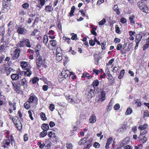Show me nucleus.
Here are the masks:
<instances>
[{"label": "nucleus", "instance_id": "obj_20", "mask_svg": "<svg viewBox=\"0 0 149 149\" xmlns=\"http://www.w3.org/2000/svg\"><path fill=\"white\" fill-rule=\"evenodd\" d=\"M13 86V88L14 90L17 91V92H19L20 91V87L17 84H15L12 83Z\"/></svg>", "mask_w": 149, "mask_h": 149}, {"label": "nucleus", "instance_id": "obj_31", "mask_svg": "<svg viewBox=\"0 0 149 149\" xmlns=\"http://www.w3.org/2000/svg\"><path fill=\"white\" fill-rule=\"evenodd\" d=\"M18 33L20 34H24V29L23 28L21 27H19L17 29Z\"/></svg>", "mask_w": 149, "mask_h": 149}, {"label": "nucleus", "instance_id": "obj_5", "mask_svg": "<svg viewBox=\"0 0 149 149\" xmlns=\"http://www.w3.org/2000/svg\"><path fill=\"white\" fill-rule=\"evenodd\" d=\"M137 5L142 11L146 13H148V8L144 2L140 1L137 3Z\"/></svg>", "mask_w": 149, "mask_h": 149}, {"label": "nucleus", "instance_id": "obj_35", "mask_svg": "<svg viewBox=\"0 0 149 149\" xmlns=\"http://www.w3.org/2000/svg\"><path fill=\"white\" fill-rule=\"evenodd\" d=\"M40 116L41 119L43 120H47V118L45 114L43 112H41L40 113Z\"/></svg>", "mask_w": 149, "mask_h": 149}, {"label": "nucleus", "instance_id": "obj_45", "mask_svg": "<svg viewBox=\"0 0 149 149\" xmlns=\"http://www.w3.org/2000/svg\"><path fill=\"white\" fill-rule=\"evenodd\" d=\"M47 131H43L40 134V135L41 137H44L47 134Z\"/></svg>", "mask_w": 149, "mask_h": 149}, {"label": "nucleus", "instance_id": "obj_64", "mask_svg": "<svg viewBox=\"0 0 149 149\" xmlns=\"http://www.w3.org/2000/svg\"><path fill=\"white\" fill-rule=\"evenodd\" d=\"M100 146V144L97 142H95L93 144V146L96 148H98Z\"/></svg>", "mask_w": 149, "mask_h": 149}, {"label": "nucleus", "instance_id": "obj_25", "mask_svg": "<svg viewBox=\"0 0 149 149\" xmlns=\"http://www.w3.org/2000/svg\"><path fill=\"white\" fill-rule=\"evenodd\" d=\"M53 8L52 6L47 5L45 7V10L47 12H50L53 10Z\"/></svg>", "mask_w": 149, "mask_h": 149}, {"label": "nucleus", "instance_id": "obj_61", "mask_svg": "<svg viewBox=\"0 0 149 149\" xmlns=\"http://www.w3.org/2000/svg\"><path fill=\"white\" fill-rule=\"evenodd\" d=\"M112 105L111 104H109V105L107 106V111H110L112 109Z\"/></svg>", "mask_w": 149, "mask_h": 149}, {"label": "nucleus", "instance_id": "obj_42", "mask_svg": "<svg viewBox=\"0 0 149 149\" xmlns=\"http://www.w3.org/2000/svg\"><path fill=\"white\" fill-rule=\"evenodd\" d=\"M75 9V8L74 6H72L71 8V10L70 11V16L72 17L73 15V13L74 12V10Z\"/></svg>", "mask_w": 149, "mask_h": 149}, {"label": "nucleus", "instance_id": "obj_50", "mask_svg": "<svg viewBox=\"0 0 149 149\" xmlns=\"http://www.w3.org/2000/svg\"><path fill=\"white\" fill-rule=\"evenodd\" d=\"M38 145L39 146V147L41 149L44 148L45 146V144L44 143H42L41 141H39L38 142Z\"/></svg>", "mask_w": 149, "mask_h": 149}, {"label": "nucleus", "instance_id": "obj_24", "mask_svg": "<svg viewBox=\"0 0 149 149\" xmlns=\"http://www.w3.org/2000/svg\"><path fill=\"white\" fill-rule=\"evenodd\" d=\"M101 57H99L98 55H96L94 56V59L95 60V63L97 65L99 64V61L101 59Z\"/></svg>", "mask_w": 149, "mask_h": 149}, {"label": "nucleus", "instance_id": "obj_58", "mask_svg": "<svg viewBox=\"0 0 149 149\" xmlns=\"http://www.w3.org/2000/svg\"><path fill=\"white\" fill-rule=\"evenodd\" d=\"M71 35H72L71 39L72 40H76L77 39V35L76 34L72 33H71Z\"/></svg>", "mask_w": 149, "mask_h": 149}, {"label": "nucleus", "instance_id": "obj_23", "mask_svg": "<svg viewBox=\"0 0 149 149\" xmlns=\"http://www.w3.org/2000/svg\"><path fill=\"white\" fill-rule=\"evenodd\" d=\"M41 127L44 131H47L49 128V125L47 124H43Z\"/></svg>", "mask_w": 149, "mask_h": 149}, {"label": "nucleus", "instance_id": "obj_37", "mask_svg": "<svg viewBox=\"0 0 149 149\" xmlns=\"http://www.w3.org/2000/svg\"><path fill=\"white\" fill-rule=\"evenodd\" d=\"M132 112V109L130 108H128L125 113V115H130L131 114Z\"/></svg>", "mask_w": 149, "mask_h": 149}, {"label": "nucleus", "instance_id": "obj_27", "mask_svg": "<svg viewBox=\"0 0 149 149\" xmlns=\"http://www.w3.org/2000/svg\"><path fill=\"white\" fill-rule=\"evenodd\" d=\"M86 139L85 138H84L81 139L78 142L79 144L80 145H82L84 144L86 142Z\"/></svg>", "mask_w": 149, "mask_h": 149}, {"label": "nucleus", "instance_id": "obj_47", "mask_svg": "<svg viewBox=\"0 0 149 149\" xmlns=\"http://www.w3.org/2000/svg\"><path fill=\"white\" fill-rule=\"evenodd\" d=\"M67 147L68 149H72L73 146L72 144L70 142L66 144Z\"/></svg>", "mask_w": 149, "mask_h": 149}, {"label": "nucleus", "instance_id": "obj_28", "mask_svg": "<svg viewBox=\"0 0 149 149\" xmlns=\"http://www.w3.org/2000/svg\"><path fill=\"white\" fill-rule=\"evenodd\" d=\"M90 141L88 143L87 145L85 146L83 149H89L92 145V143L91 142L92 141V139H91Z\"/></svg>", "mask_w": 149, "mask_h": 149}, {"label": "nucleus", "instance_id": "obj_6", "mask_svg": "<svg viewBox=\"0 0 149 149\" xmlns=\"http://www.w3.org/2000/svg\"><path fill=\"white\" fill-rule=\"evenodd\" d=\"M148 125L147 124H144L143 125H140L138 129L141 130L140 134H144L146 133L147 131L145 130L148 127Z\"/></svg>", "mask_w": 149, "mask_h": 149}, {"label": "nucleus", "instance_id": "obj_41", "mask_svg": "<svg viewBox=\"0 0 149 149\" xmlns=\"http://www.w3.org/2000/svg\"><path fill=\"white\" fill-rule=\"evenodd\" d=\"M99 84V82L98 80H95L92 83L93 86L94 87L95 86H97Z\"/></svg>", "mask_w": 149, "mask_h": 149}, {"label": "nucleus", "instance_id": "obj_55", "mask_svg": "<svg viewBox=\"0 0 149 149\" xmlns=\"http://www.w3.org/2000/svg\"><path fill=\"white\" fill-rule=\"evenodd\" d=\"M30 103H24V107L27 109H29L30 108Z\"/></svg>", "mask_w": 149, "mask_h": 149}, {"label": "nucleus", "instance_id": "obj_21", "mask_svg": "<svg viewBox=\"0 0 149 149\" xmlns=\"http://www.w3.org/2000/svg\"><path fill=\"white\" fill-rule=\"evenodd\" d=\"M134 17L135 16L133 15L130 16L129 17L130 23L132 25L135 23V22L134 20Z\"/></svg>", "mask_w": 149, "mask_h": 149}, {"label": "nucleus", "instance_id": "obj_7", "mask_svg": "<svg viewBox=\"0 0 149 149\" xmlns=\"http://www.w3.org/2000/svg\"><path fill=\"white\" fill-rule=\"evenodd\" d=\"M20 65L21 67L24 69L26 70L29 68H31L29 64L27 62L21 61Z\"/></svg>", "mask_w": 149, "mask_h": 149}, {"label": "nucleus", "instance_id": "obj_15", "mask_svg": "<svg viewBox=\"0 0 149 149\" xmlns=\"http://www.w3.org/2000/svg\"><path fill=\"white\" fill-rule=\"evenodd\" d=\"M25 41L26 40H25V38L23 39L22 40L20 41L17 43V47H23L25 45Z\"/></svg>", "mask_w": 149, "mask_h": 149}, {"label": "nucleus", "instance_id": "obj_30", "mask_svg": "<svg viewBox=\"0 0 149 149\" xmlns=\"http://www.w3.org/2000/svg\"><path fill=\"white\" fill-rule=\"evenodd\" d=\"M19 77H20L19 75L16 74H13L11 76V78L13 80H17Z\"/></svg>", "mask_w": 149, "mask_h": 149}, {"label": "nucleus", "instance_id": "obj_22", "mask_svg": "<svg viewBox=\"0 0 149 149\" xmlns=\"http://www.w3.org/2000/svg\"><path fill=\"white\" fill-rule=\"evenodd\" d=\"M143 38V40H148L147 41H149V33H146L143 34L142 36Z\"/></svg>", "mask_w": 149, "mask_h": 149}, {"label": "nucleus", "instance_id": "obj_49", "mask_svg": "<svg viewBox=\"0 0 149 149\" xmlns=\"http://www.w3.org/2000/svg\"><path fill=\"white\" fill-rule=\"evenodd\" d=\"M8 30H10L13 29V23L11 21H10L8 24Z\"/></svg>", "mask_w": 149, "mask_h": 149}, {"label": "nucleus", "instance_id": "obj_32", "mask_svg": "<svg viewBox=\"0 0 149 149\" xmlns=\"http://www.w3.org/2000/svg\"><path fill=\"white\" fill-rule=\"evenodd\" d=\"M50 44L53 47L57 45V42L55 40H51L49 41Z\"/></svg>", "mask_w": 149, "mask_h": 149}, {"label": "nucleus", "instance_id": "obj_57", "mask_svg": "<svg viewBox=\"0 0 149 149\" xmlns=\"http://www.w3.org/2000/svg\"><path fill=\"white\" fill-rule=\"evenodd\" d=\"M149 41L147 42V43L145 44L143 46V50H145L147 49L149 47Z\"/></svg>", "mask_w": 149, "mask_h": 149}, {"label": "nucleus", "instance_id": "obj_2", "mask_svg": "<svg viewBox=\"0 0 149 149\" xmlns=\"http://www.w3.org/2000/svg\"><path fill=\"white\" fill-rule=\"evenodd\" d=\"M36 62L38 67H40L41 65L43 66L45 65V61L42 60V57L40 56L39 53V51L36 50Z\"/></svg>", "mask_w": 149, "mask_h": 149}, {"label": "nucleus", "instance_id": "obj_56", "mask_svg": "<svg viewBox=\"0 0 149 149\" xmlns=\"http://www.w3.org/2000/svg\"><path fill=\"white\" fill-rule=\"evenodd\" d=\"M114 60L113 58H112L109 61L108 63L107 64L106 66H108L109 65H111L112 64V63H113L114 62Z\"/></svg>", "mask_w": 149, "mask_h": 149}, {"label": "nucleus", "instance_id": "obj_10", "mask_svg": "<svg viewBox=\"0 0 149 149\" xmlns=\"http://www.w3.org/2000/svg\"><path fill=\"white\" fill-rule=\"evenodd\" d=\"M70 72L68 70H64L63 71L61 74L62 77L65 79L67 78L68 79L69 77V76L70 75Z\"/></svg>", "mask_w": 149, "mask_h": 149}, {"label": "nucleus", "instance_id": "obj_60", "mask_svg": "<svg viewBox=\"0 0 149 149\" xmlns=\"http://www.w3.org/2000/svg\"><path fill=\"white\" fill-rule=\"evenodd\" d=\"M39 80L38 79L37 77H34L33 78L32 80V82L33 84H34L36 83Z\"/></svg>", "mask_w": 149, "mask_h": 149}, {"label": "nucleus", "instance_id": "obj_38", "mask_svg": "<svg viewBox=\"0 0 149 149\" xmlns=\"http://www.w3.org/2000/svg\"><path fill=\"white\" fill-rule=\"evenodd\" d=\"M124 73L125 70H121L118 76V78L119 79H121L124 76Z\"/></svg>", "mask_w": 149, "mask_h": 149}, {"label": "nucleus", "instance_id": "obj_51", "mask_svg": "<svg viewBox=\"0 0 149 149\" xmlns=\"http://www.w3.org/2000/svg\"><path fill=\"white\" fill-rule=\"evenodd\" d=\"M63 39L65 41L67 42L68 44L70 43V39L69 38H67L65 36H64L63 37Z\"/></svg>", "mask_w": 149, "mask_h": 149}, {"label": "nucleus", "instance_id": "obj_3", "mask_svg": "<svg viewBox=\"0 0 149 149\" xmlns=\"http://www.w3.org/2000/svg\"><path fill=\"white\" fill-rule=\"evenodd\" d=\"M132 44L131 43H125L123 45V49L120 50V52L122 54L126 53L129 52L131 48Z\"/></svg>", "mask_w": 149, "mask_h": 149}, {"label": "nucleus", "instance_id": "obj_17", "mask_svg": "<svg viewBox=\"0 0 149 149\" xmlns=\"http://www.w3.org/2000/svg\"><path fill=\"white\" fill-rule=\"evenodd\" d=\"M4 69L7 75L9 74L11 72H13L14 70L11 68H5Z\"/></svg>", "mask_w": 149, "mask_h": 149}, {"label": "nucleus", "instance_id": "obj_54", "mask_svg": "<svg viewBox=\"0 0 149 149\" xmlns=\"http://www.w3.org/2000/svg\"><path fill=\"white\" fill-rule=\"evenodd\" d=\"M59 53L61 54L62 51H61V48H60L59 47H57L56 49V54H59Z\"/></svg>", "mask_w": 149, "mask_h": 149}, {"label": "nucleus", "instance_id": "obj_18", "mask_svg": "<svg viewBox=\"0 0 149 149\" xmlns=\"http://www.w3.org/2000/svg\"><path fill=\"white\" fill-rule=\"evenodd\" d=\"M142 36L140 34H137L136 35L135 41L136 43H139L142 38Z\"/></svg>", "mask_w": 149, "mask_h": 149}, {"label": "nucleus", "instance_id": "obj_48", "mask_svg": "<svg viewBox=\"0 0 149 149\" xmlns=\"http://www.w3.org/2000/svg\"><path fill=\"white\" fill-rule=\"evenodd\" d=\"M106 22V20L104 18L102 19L101 21L99 22V25H102L104 24Z\"/></svg>", "mask_w": 149, "mask_h": 149}, {"label": "nucleus", "instance_id": "obj_39", "mask_svg": "<svg viewBox=\"0 0 149 149\" xmlns=\"http://www.w3.org/2000/svg\"><path fill=\"white\" fill-rule=\"evenodd\" d=\"M86 77L88 79H89L92 78V76L91 75H89L88 73H84L82 76V77Z\"/></svg>", "mask_w": 149, "mask_h": 149}, {"label": "nucleus", "instance_id": "obj_43", "mask_svg": "<svg viewBox=\"0 0 149 149\" xmlns=\"http://www.w3.org/2000/svg\"><path fill=\"white\" fill-rule=\"evenodd\" d=\"M38 4H40L41 6H43L45 3V0H36Z\"/></svg>", "mask_w": 149, "mask_h": 149}, {"label": "nucleus", "instance_id": "obj_52", "mask_svg": "<svg viewBox=\"0 0 149 149\" xmlns=\"http://www.w3.org/2000/svg\"><path fill=\"white\" fill-rule=\"evenodd\" d=\"M115 31L116 33H120V32L119 27L118 26V25H116L115 26Z\"/></svg>", "mask_w": 149, "mask_h": 149}, {"label": "nucleus", "instance_id": "obj_14", "mask_svg": "<svg viewBox=\"0 0 149 149\" xmlns=\"http://www.w3.org/2000/svg\"><path fill=\"white\" fill-rule=\"evenodd\" d=\"M10 4V3L6 0H3L2 2L3 8L2 10L3 11H6V8Z\"/></svg>", "mask_w": 149, "mask_h": 149}, {"label": "nucleus", "instance_id": "obj_62", "mask_svg": "<svg viewBox=\"0 0 149 149\" xmlns=\"http://www.w3.org/2000/svg\"><path fill=\"white\" fill-rule=\"evenodd\" d=\"M120 107V106L119 104H116L114 106V109L115 110L118 109Z\"/></svg>", "mask_w": 149, "mask_h": 149}, {"label": "nucleus", "instance_id": "obj_29", "mask_svg": "<svg viewBox=\"0 0 149 149\" xmlns=\"http://www.w3.org/2000/svg\"><path fill=\"white\" fill-rule=\"evenodd\" d=\"M20 52V50L19 49H17L15 51V56L16 58H17L19 56V54Z\"/></svg>", "mask_w": 149, "mask_h": 149}, {"label": "nucleus", "instance_id": "obj_16", "mask_svg": "<svg viewBox=\"0 0 149 149\" xmlns=\"http://www.w3.org/2000/svg\"><path fill=\"white\" fill-rule=\"evenodd\" d=\"M140 134V135L139 136V138L140 139V141L142 143H145L147 140V139L146 136H143V135Z\"/></svg>", "mask_w": 149, "mask_h": 149}, {"label": "nucleus", "instance_id": "obj_11", "mask_svg": "<svg viewBox=\"0 0 149 149\" xmlns=\"http://www.w3.org/2000/svg\"><path fill=\"white\" fill-rule=\"evenodd\" d=\"M105 92L104 91H102L100 93V95L98 100L99 102H102L105 99Z\"/></svg>", "mask_w": 149, "mask_h": 149}, {"label": "nucleus", "instance_id": "obj_12", "mask_svg": "<svg viewBox=\"0 0 149 149\" xmlns=\"http://www.w3.org/2000/svg\"><path fill=\"white\" fill-rule=\"evenodd\" d=\"M97 120L95 114L92 115L90 117L89 119V123L93 124L95 123Z\"/></svg>", "mask_w": 149, "mask_h": 149}, {"label": "nucleus", "instance_id": "obj_40", "mask_svg": "<svg viewBox=\"0 0 149 149\" xmlns=\"http://www.w3.org/2000/svg\"><path fill=\"white\" fill-rule=\"evenodd\" d=\"M48 136L50 138H54L56 137L55 135V134L54 133H53L52 132L50 131L48 132Z\"/></svg>", "mask_w": 149, "mask_h": 149}, {"label": "nucleus", "instance_id": "obj_44", "mask_svg": "<svg viewBox=\"0 0 149 149\" xmlns=\"http://www.w3.org/2000/svg\"><path fill=\"white\" fill-rule=\"evenodd\" d=\"M43 39L44 43L45 44H46L48 40V38L47 36L46 35H44V36Z\"/></svg>", "mask_w": 149, "mask_h": 149}, {"label": "nucleus", "instance_id": "obj_26", "mask_svg": "<svg viewBox=\"0 0 149 149\" xmlns=\"http://www.w3.org/2000/svg\"><path fill=\"white\" fill-rule=\"evenodd\" d=\"M113 9L117 15H120V12L119 10V8L117 5H115L114 6Z\"/></svg>", "mask_w": 149, "mask_h": 149}, {"label": "nucleus", "instance_id": "obj_59", "mask_svg": "<svg viewBox=\"0 0 149 149\" xmlns=\"http://www.w3.org/2000/svg\"><path fill=\"white\" fill-rule=\"evenodd\" d=\"M28 113L29 115V117L31 118V120H33V118L32 116V113L31 111V110H29L28 111Z\"/></svg>", "mask_w": 149, "mask_h": 149}, {"label": "nucleus", "instance_id": "obj_13", "mask_svg": "<svg viewBox=\"0 0 149 149\" xmlns=\"http://www.w3.org/2000/svg\"><path fill=\"white\" fill-rule=\"evenodd\" d=\"M21 85L23 86L24 88H26L28 87V82L25 78H24L22 79L20 83Z\"/></svg>", "mask_w": 149, "mask_h": 149}, {"label": "nucleus", "instance_id": "obj_46", "mask_svg": "<svg viewBox=\"0 0 149 149\" xmlns=\"http://www.w3.org/2000/svg\"><path fill=\"white\" fill-rule=\"evenodd\" d=\"M22 6L23 8H24V9H27L29 8V5L27 3H25L22 5Z\"/></svg>", "mask_w": 149, "mask_h": 149}, {"label": "nucleus", "instance_id": "obj_9", "mask_svg": "<svg viewBox=\"0 0 149 149\" xmlns=\"http://www.w3.org/2000/svg\"><path fill=\"white\" fill-rule=\"evenodd\" d=\"M38 100L37 98L33 94H31L30 95L29 102H36Z\"/></svg>", "mask_w": 149, "mask_h": 149}, {"label": "nucleus", "instance_id": "obj_34", "mask_svg": "<svg viewBox=\"0 0 149 149\" xmlns=\"http://www.w3.org/2000/svg\"><path fill=\"white\" fill-rule=\"evenodd\" d=\"M26 10L24 9H22L20 10L19 14L21 15H24L26 14Z\"/></svg>", "mask_w": 149, "mask_h": 149}, {"label": "nucleus", "instance_id": "obj_1", "mask_svg": "<svg viewBox=\"0 0 149 149\" xmlns=\"http://www.w3.org/2000/svg\"><path fill=\"white\" fill-rule=\"evenodd\" d=\"M13 136H10V139H6L4 140L1 143L2 146L4 148H8L10 146V143L11 141V144L13 146L15 145V142L13 139Z\"/></svg>", "mask_w": 149, "mask_h": 149}, {"label": "nucleus", "instance_id": "obj_4", "mask_svg": "<svg viewBox=\"0 0 149 149\" xmlns=\"http://www.w3.org/2000/svg\"><path fill=\"white\" fill-rule=\"evenodd\" d=\"M12 120L18 130H20L22 128V125L20 120L18 117L15 116L12 118Z\"/></svg>", "mask_w": 149, "mask_h": 149}, {"label": "nucleus", "instance_id": "obj_63", "mask_svg": "<svg viewBox=\"0 0 149 149\" xmlns=\"http://www.w3.org/2000/svg\"><path fill=\"white\" fill-rule=\"evenodd\" d=\"M49 108L50 110L52 111L55 108V106L54 104H51L49 107Z\"/></svg>", "mask_w": 149, "mask_h": 149}, {"label": "nucleus", "instance_id": "obj_8", "mask_svg": "<svg viewBox=\"0 0 149 149\" xmlns=\"http://www.w3.org/2000/svg\"><path fill=\"white\" fill-rule=\"evenodd\" d=\"M129 141V138L127 137L125 138L117 145L118 148H119L122 147L123 146L125 145L128 143Z\"/></svg>", "mask_w": 149, "mask_h": 149}, {"label": "nucleus", "instance_id": "obj_36", "mask_svg": "<svg viewBox=\"0 0 149 149\" xmlns=\"http://www.w3.org/2000/svg\"><path fill=\"white\" fill-rule=\"evenodd\" d=\"M25 40H26L25 42L26 46L28 47H30L31 46L29 40L28 39H25Z\"/></svg>", "mask_w": 149, "mask_h": 149}, {"label": "nucleus", "instance_id": "obj_33", "mask_svg": "<svg viewBox=\"0 0 149 149\" xmlns=\"http://www.w3.org/2000/svg\"><path fill=\"white\" fill-rule=\"evenodd\" d=\"M56 59L58 61H60L62 60V56L61 54H56Z\"/></svg>", "mask_w": 149, "mask_h": 149}, {"label": "nucleus", "instance_id": "obj_19", "mask_svg": "<svg viewBox=\"0 0 149 149\" xmlns=\"http://www.w3.org/2000/svg\"><path fill=\"white\" fill-rule=\"evenodd\" d=\"M31 68H29L26 70L24 72V75L26 77H29L32 74V72L30 70Z\"/></svg>", "mask_w": 149, "mask_h": 149}, {"label": "nucleus", "instance_id": "obj_53", "mask_svg": "<svg viewBox=\"0 0 149 149\" xmlns=\"http://www.w3.org/2000/svg\"><path fill=\"white\" fill-rule=\"evenodd\" d=\"M10 105L11 106L10 107H12L13 110H16V103H10Z\"/></svg>", "mask_w": 149, "mask_h": 149}]
</instances>
